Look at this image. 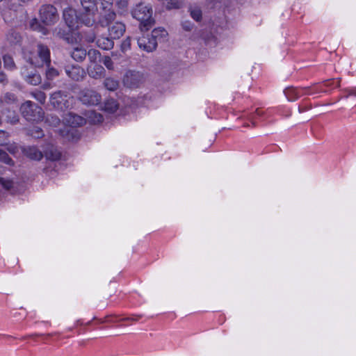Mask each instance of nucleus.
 <instances>
[{"label": "nucleus", "instance_id": "obj_1", "mask_svg": "<svg viewBox=\"0 0 356 356\" xmlns=\"http://www.w3.org/2000/svg\"><path fill=\"white\" fill-rule=\"evenodd\" d=\"M131 15L134 18L140 22L142 31H147L154 23L152 18V8L149 4L140 3L132 10Z\"/></svg>", "mask_w": 356, "mask_h": 356}, {"label": "nucleus", "instance_id": "obj_2", "mask_svg": "<svg viewBox=\"0 0 356 356\" xmlns=\"http://www.w3.org/2000/svg\"><path fill=\"white\" fill-rule=\"evenodd\" d=\"M81 19L86 26H92L96 22L98 8L95 0H81Z\"/></svg>", "mask_w": 356, "mask_h": 356}, {"label": "nucleus", "instance_id": "obj_3", "mask_svg": "<svg viewBox=\"0 0 356 356\" xmlns=\"http://www.w3.org/2000/svg\"><path fill=\"white\" fill-rule=\"evenodd\" d=\"M99 7V24L102 27H106L114 21L116 13L113 10V0H96Z\"/></svg>", "mask_w": 356, "mask_h": 356}, {"label": "nucleus", "instance_id": "obj_4", "mask_svg": "<svg viewBox=\"0 0 356 356\" xmlns=\"http://www.w3.org/2000/svg\"><path fill=\"white\" fill-rule=\"evenodd\" d=\"M22 115L29 121H40L44 117L42 108L31 101H26L20 107Z\"/></svg>", "mask_w": 356, "mask_h": 356}, {"label": "nucleus", "instance_id": "obj_5", "mask_svg": "<svg viewBox=\"0 0 356 356\" xmlns=\"http://www.w3.org/2000/svg\"><path fill=\"white\" fill-rule=\"evenodd\" d=\"M50 63V51L49 48L43 44H38L37 56L29 58L30 65L38 67L44 65L49 67Z\"/></svg>", "mask_w": 356, "mask_h": 356}, {"label": "nucleus", "instance_id": "obj_6", "mask_svg": "<svg viewBox=\"0 0 356 356\" xmlns=\"http://www.w3.org/2000/svg\"><path fill=\"white\" fill-rule=\"evenodd\" d=\"M57 9L51 5H43L40 9V19L47 25L54 24L58 20Z\"/></svg>", "mask_w": 356, "mask_h": 356}, {"label": "nucleus", "instance_id": "obj_7", "mask_svg": "<svg viewBox=\"0 0 356 356\" xmlns=\"http://www.w3.org/2000/svg\"><path fill=\"white\" fill-rule=\"evenodd\" d=\"M63 19L67 26L71 30L77 29L80 25L83 24L81 19V14L71 8H67L64 10Z\"/></svg>", "mask_w": 356, "mask_h": 356}, {"label": "nucleus", "instance_id": "obj_8", "mask_svg": "<svg viewBox=\"0 0 356 356\" xmlns=\"http://www.w3.org/2000/svg\"><path fill=\"white\" fill-rule=\"evenodd\" d=\"M79 99L83 104L94 106L101 102L102 96L95 90L85 88L80 92Z\"/></svg>", "mask_w": 356, "mask_h": 356}, {"label": "nucleus", "instance_id": "obj_9", "mask_svg": "<svg viewBox=\"0 0 356 356\" xmlns=\"http://www.w3.org/2000/svg\"><path fill=\"white\" fill-rule=\"evenodd\" d=\"M70 97L66 92L57 91L50 97V102L52 106L57 109H65L69 107Z\"/></svg>", "mask_w": 356, "mask_h": 356}, {"label": "nucleus", "instance_id": "obj_10", "mask_svg": "<svg viewBox=\"0 0 356 356\" xmlns=\"http://www.w3.org/2000/svg\"><path fill=\"white\" fill-rule=\"evenodd\" d=\"M143 81V75L142 73L136 71H128L124 76V85L130 88L138 87Z\"/></svg>", "mask_w": 356, "mask_h": 356}, {"label": "nucleus", "instance_id": "obj_11", "mask_svg": "<svg viewBox=\"0 0 356 356\" xmlns=\"http://www.w3.org/2000/svg\"><path fill=\"white\" fill-rule=\"evenodd\" d=\"M24 80L31 85L37 86L41 83V76L31 66H24L21 71Z\"/></svg>", "mask_w": 356, "mask_h": 356}, {"label": "nucleus", "instance_id": "obj_12", "mask_svg": "<svg viewBox=\"0 0 356 356\" xmlns=\"http://www.w3.org/2000/svg\"><path fill=\"white\" fill-rule=\"evenodd\" d=\"M312 87H307V88H288L284 90V94L286 97V98L289 101H296L298 98H299L300 96L304 95H311L313 94V92L311 91Z\"/></svg>", "mask_w": 356, "mask_h": 356}, {"label": "nucleus", "instance_id": "obj_13", "mask_svg": "<svg viewBox=\"0 0 356 356\" xmlns=\"http://www.w3.org/2000/svg\"><path fill=\"white\" fill-rule=\"evenodd\" d=\"M139 48L147 52H151L156 49L157 42L154 38H151L149 35H143L137 40Z\"/></svg>", "mask_w": 356, "mask_h": 356}, {"label": "nucleus", "instance_id": "obj_14", "mask_svg": "<svg viewBox=\"0 0 356 356\" xmlns=\"http://www.w3.org/2000/svg\"><path fill=\"white\" fill-rule=\"evenodd\" d=\"M65 73L74 81H81L86 76L85 70L79 65L67 66Z\"/></svg>", "mask_w": 356, "mask_h": 356}, {"label": "nucleus", "instance_id": "obj_15", "mask_svg": "<svg viewBox=\"0 0 356 356\" xmlns=\"http://www.w3.org/2000/svg\"><path fill=\"white\" fill-rule=\"evenodd\" d=\"M107 26L109 36L113 40L120 38L125 31V25L120 22H113V21Z\"/></svg>", "mask_w": 356, "mask_h": 356}, {"label": "nucleus", "instance_id": "obj_16", "mask_svg": "<svg viewBox=\"0 0 356 356\" xmlns=\"http://www.w3.org/2000/svg\"><path fill=\"white\" fill-rule=\"evenodd\" d=\"M63 121L65 124L72 127L81 126L86 122L83 118L72 113L65 114Z\"/></svg>", "mask_w": 356, "mask_h": 356}, {"label": "nucleus", "instance_id": "obj_17", "mask_svg": "<svg viewBox=\"0 0 356 356\" xmlns=\"http://www.w3.org/2000/svg\"><path fill=\"white\" fill-rule=\"evenodd\" d=\"M88 75L95 79H100L105 75V69L100 64L97 63H90L88 65Z\"/></svg>", "mask_w": 356, "mask_h": 356}, {"label": "nucleus", "instance_id": "obj_18", "mask_svg": "<svg viewBox=\"0 0 356 356\" xmlns=\"http://www.w3.org/2000/svg\"><path fill=\"white\" fill-rule=\"evenodd\" d=\"M23 153L26 156L32 160L40 161L43 157L42 152L35 146L24 147Z\"/></svg>", "mask_w": 356, "mask_h": 356}, {"label": "nucleus", "instance_id": "obj_19", "mask_svg": "<svg viewBox=\"0 0 356 356\" xmlns=\"http://www.w3.org/2000/svg\"><path fill=\"white\" fill-rule=\"evenodd\" d=\"M113 40L111 37H99L96 43L99 48L104 50H109L113 47L114 42Z\"/></svg>", "mask_w": 356, "mask_h": 356}, {"label": "nucleus", "instance_id": "obj_20", "mask_svg": "<svg viewBox=\"0 0 356 356\" xmlns=\"http://www.w3.org/2000/svg\"><path fill=\"white\" fill-rule=\"evenodd\" d=\"M86 54V51L84 49L79 47L74 48L71 52L72 58L78 62L83 60Z\"/></svg>", "mask_w": 356, "mask_h": 356}, {"label": "nucleus", "instance_id": "obj_21", "mask_svg": "<svg viewBox=\"0 0 356 356\" xmlns=\"http://www.w3.org/2000/svg\"><path fill=\"white\" fill-rule=\"evenodd\" d=\"M6 39L11 44H17L21 42L20 34L15 30H10L6 35Z\"/></svg>", "mask_w": 356, "mask_h": 356}, {"label": "nucleus", "instance_id": "obj_22", "mask_svg": "<svg viewBox=\"0 0 356 356\" xmlns=\"http://www.w3.org/2000/svg\"><path fill=\"white\" fill-rule=\"evenodd\" d=\"M104 109L110 113H115L118 109V104L114 99H108L104 102Z\"/></svg>", "mask_w": 356, "mask_h": 356}, {"label": "nucleus", "instance_id": "obj_23", "mask_svg": "<svg viewBox=\"0 0 356 356\" xmlns=\"http://www.w3.org/2000/svg\"><path fill=\"white\" fill-rule=\"evenodd\" d=\"M45 156L48 160L50 161H58L60 159V152L55 147H49L45 152Z\"/></svg>", "mask_w": 356, "mask_h": 356}, {"label": "nucleus", "instance_id": "obj_24", "mask_svg": "<svg viewBox=\"0 0 356 356\" xmlns=\"http://www.w3.org/2000/svg\"><path fill=\"white\" fill-rule=\"evenodd\" d=\"M334 83H336L335 87L339 86V81H335L334 80H329L326 81L323 85H315L312 87V89H314L313 93L314 92H326L327 90L324 89L323 86L330 87Z\"/></svg>", "mask_w": 356, "mask_h": 356}, {"label": "nucleus", "instance_id": "obj_25", "mask_svg": "<svg viewBox=\"0 0 356 356\" xmlns=\"http://www.w3.org/2000/svg\"><path fill=\"white\" fill-rule=\"evenodd\" d=\"M168 35V32L163 28H156L154 29L152 35H149L151 38H154L156 41L158 42V40H161V39H164Z\"/></svg>", "mask_w": 356, "mask_h": 356}, {"label": "nucleus", "instance_id": "obj_26", "mask_svg": "<svg viewBox=\"0 0 356 356\" xmlns=\"http://www.w3.org/2000/svg\"><path fill=\"white\" fill-rule=\"evenodd\" d=\"M30 27L33 31H37L38 32L42 33V35H47L48 33V30L45 27L42 26L38 20L35 18L32 19L30 22Z\"/></svg>", "mask_w": 356, "mask_h": 356}, {"label": "nucleus", "instance_id": "obj_27", "mask_svg": "<svg viewBox=\"0 0 356 356\" xmlns=\"http://www.w3.org/2000/svg\"><path fill=\"white\" fill-rule=\"evenodd\" d=\"M263 113H264L261 109L257 108L254 112H250L247 113L245 118L252 123L253 127H256V120L258 118L261 117L263 115Z\"/></svg>", "mask_w": 356, "mask_h": 356}, {"label": "nucleus", "instance_id": "obj_28", "mask_svg": "<svg viewBox=\"0 0 356 356\" xmlns=\"http://www.w3.org/2000/svg\"><path fill=\"white\" fill-rule=\"evenodd\" d=\"M104 85L107 90L114 91L118 89L119 83L113 78H106L104 81Z\"/></svg>", "mask_w": 356, "mask_h": 356}, {"label": "nucleus", "instance_id": "obj_29", "mask_svg": "<svg viewBox=\"0 0 356 356\" xmlns=\"http://www.w3.org/2000/svg\"><path fill=\"white\" fill-rule=\"evenodd\" d=\"M101 54L98 50L91 49L88 52V57L90 63H97L99 60Z\"/></svg>", "mask_w": 356, "mask_h": 356}, {"label": "nucleus", "instance_id": "obj_30", "mask_svg": "<svg viewBox=\"0 0 356 356\" xmlns=\"http://www.w3.org/2000/svg\"><path fill=\"white\" fill-rule=\"evenodd\" d=\"M5 115L6 121L9 123L15 124L19 120L18 115L14 111L8 110Z\"/></svg>", "mask_w": 356, "mask_h": 356}, {"label": "nucleus", "instance_id": "obj_31", "mask_svg": "<svg viewBox=\"0 0 356 356\" xmlns=\"http://www.w3.org/2000/svg\"><path fill=\"white\" fill-rule=\"evenodd\" d=\"M168 9H177L183 4L184 0H166Z\"/></svg>", "mask_w": 356, "mask_h": 356}, {"label": "nucleus", "instance_id": "obj_32", "mask_svg": "<svg viewBox=\"0 0 356 356\" xmlns=\"http://www.w3.org/2000/svg\"><path fill=\"white\" fill-rule=\"evenodd\" d=\"M31 95L41 104H44L46 101V95L42 91L36 90L31 92Z\"/></svg>", "mask_w": 356, "mask_h": 356}, {"label": "nucleus", "instance_id": "obj_33", "mask_svg": "<svg viewBox=\"0 0 356 356\" xmlns=\"http://www.w3.org/2000/svg\"><path fill=\"white\" fill-rule=\"evenodd\" d=\"M46 122L51 126L56 127L60 124V120L58 116L49 114L46 118Z\"/></svg>", "mask_w": 356, "mask_h": 356}, {"label": "nucleus", "instance_id": "obj_34", "mask_svg": "<svg viewBox=\"0 0 356 356\" xmlns=\"http://www.w3.org/2000/svg\"><path fill=\"white\" fill-rule=\"evenodd\" d=\"M4 67L8 70H13L15 67V63L13 58L9 55H5L3 57Z\"/></svg>", "mask_w": 356, "mask_h": 356}, {"label": "nucleus", "instance_id": "obj_35", "mask_svg": "<svg viewBox=\"0 0 356 356\" xmlns=\"http://www.w3.org/2000/svg\"><path fill=\"white\" fill-rule=\"evenodd\" d=\"M0 161L3 162L8 165L13 164V161L8 154L3 150L0 149Z\"/></svg>", "mask_w": 356, "mask_h": 356}, {"label": "nucleus", "instance_id": "obj_36", "mask_svg": "<svg viewBox=\"0 0 356 356\" xmlns=\"http://www.w3.org/2000/svg\"><path fill=\"white\" fill-rule=\"evenodd\" d=\"M59 74L58 71L54 67H48L46 72V76L48 79L52 80Z\"/></svg>", "mask_w": 356, "mask_h": 356}, {"label": "nucleus", "instance_id": "obj_37", "mask_svg": "<svg viewBox=\"0 0 356 356\" xmlns=\"http://www.w3.org/2000/svg\"><path fill=\"white\" fill-rule=\"evenodd\" d=\"M31 135L37 138H40L43 136L42 130L38 127H33L31 130H30Z\"/></svg>", "mask_w": 356, "mask_h": 356}, {"label": "nucleus", "instance_id": "obj_38", "mask_svg": "<svg viewBox=\"0 0 356 356\" xmlns=\"http://www.w3.org/2000/svg\"><path fill=\"white\" fill-rule=\"evenodd\" d=\"M0 184L6 190L10 189L13 186V181H11L10 179H7L3 178V177H0Z\"/></svg>", "mask_w": 356, "mask_h": 356}, {"label": "nucleus", "instance_id": "obj_39", "mask_svg": "<svg viewBox=\"0 0 356 356\" xmlns=\"http://www.w3.org/2000/svg\"><path fill=\"white\" fill-rule=\"evenodd\" d=\"M191 15L195 21H199L202 17V12L199 8L191 9Z\"/></svg>", "mask_w": 356, "mask_h": 356}, {"label": "nucleus", "instance_id": "obj_40", "mask_svg": "<svg viewBox=\"0 0 356 356\" xmlns=\"http://www.w3.org/2000/svg\"><path fill=\"white\" fill-rule=\"evenodd\" d=\"M54 34L60 38H63L64 40H68V33L65 32V31L61 29H56L54 31Z\"/></svg>", "mask_w": 356, "mask_h": 356}, {"label": "nucleus", "instance_id": "obj_41", "mask_svg": "<svg viewBox=\"0 0 356 356\" xmlns=\"http://www.w3.org/2000/svg\"><path fill=\"white\" fill-rule=\"evenodd\" d=\"M8 134L4 131L0 130V145H5L8 141Z\"/></svg>", "mask_w": 356, "mask_h": 356}, {"label": "nucleus", "instance_id": "obj_42", "mask_svg": "<svg viewBox=\"0 0 356 356\" xmlns=\"http://www.w3.org/2000/svg\"><path fill=\"white\" fill-rule=\"evenodd\" d=\"M129 3V0H115V5L118 9L124 10H125Z\"/></svg>", "mask_w": 356, "mask_h": 356}, {"label": "nucleus", "instance_id": "obj_43", "mask_svg": "<svg viewBox=\"0 0 356 356\" xmlns=\"http://www.w3.org/2000/svg\"><path fill=\"white\" fill-rule=\"evenodd\" d=\"M131 47V38L129 37L123 40L121 44V49L122 51H127Z\"/></svg>", "mask_w": 356, "mask_h": 356}, {"label": "nucleus", "instance_id": "obj_44", "mask_svg": "<svg viewBox=\"0 0 356 356\" xmlns=\"http://www.w3.org/2000/svg\"><path fill=\"white\" fill-rule=\"evenodd\" d=\"M102 61L108 70H111L113 69V63L109 56H104Z\"/></svg>", "mask_w": 356, "mask_h": 356}, {"label": "nucleus", "instance_id": "obj_45", "mask_svg": "<svg viewBox=\"0 0 356 356\" xmlns=\"http://www.w3.org/2000/svg\"><path fill=\"white\" fill-rule=\"evenodd\" d=\"M193 25L191 22L186 21L182 23V27L186 31H191L193 28Z\"/></svg>", "mask_w": 356, "mask_h": 356}, {"label": "nucleus", "instance_id": "obj_46", "mask_svg": "<svg viewBox=\"0 0 356 356\" xmlns=\"http://www.w3.org/2000/svg\"><path fill=\"white\" fill-rule=\"evenodd\" d=\"M95 35L93 34L89 35L87 38H86V40L88 42H93L95 41Z\"/></svg>", "mask_w": 356, "mask_h": 356}, {"label": "nucleus", "instance_id": "obj_47", "mask_svg": "<svg viewBox=\"0 0 356 356\" xmlns=\"http://www.w3.org/2000/svg\"><path fill=\"white\" fill-rule=\"evenodd\" d=\"M6 80H7L6 76L4 74L1 73L0 74V82L4 83L5 81H6Z\"/></svg>", "mask_w": 356, "mask_h": 356}, {"label": "nucleus", "instance_id": "obj_48", "mask_svg": "<svg viewBox=\"0 0 356 356\" xmlns=\"http://www.w3.org/2000/svg\"><path fill=\"white\" fill-rule=\"evenodd\" d=\"M96 118H97L96 121H97V122H102V121H103V117H102V115L98 114V115H96Z\"/></svg>", "mask_w": 356, "mask_h": 356}, {"label": "nucleus", "instance_id": "obj_49", "mask_svg": "<svg viewBox=\"0 0 356 356\" xmlns=\"http://www.w3.org/2000/svg\"><path fill=\"white\" fill-rule=\"evenodd\" d=\"M42 87H43L44 89H49V88H50V84L49 83L44 84V85H43Z\"/></svg>", "mask_w": 356, "mask_h": 356}, {"label": "nucleus", "instance_id": "obj_50", "mask_svg": "<svg viewBox=\"0 0 356 356\" xmlns=\"http://www.w3.org/2000/svg\"><path fill=\"white\" fill-rule=\"evenodd\" d=\"M20 1L22 2H26V1H28L29 0H20Z\"/></svg>", "mask_w": 356, "mask_h": 356}]
</instances>
